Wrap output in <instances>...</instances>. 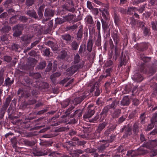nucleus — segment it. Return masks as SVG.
I'll list each match as a JSON object with an SVG mask.
<instances>
[{
    "mask_svg": "<svg viewBox=\"0 0 157 157\" xmlns=\"http://www.w3.org/2000/svg\"><path fill=\"white\" fill-rule=\"evenodd\" d=\"M85 62L82 61L80 62L79 64H73L71 67L68 68L67 72L68 74L70 75H71L77 71L79 69L82 68L84 66Z\"/></svg>",
    "mask_w": 157,
    "mask_h": 157,
    "instance_id": "f257e3e1",
    "label": "nucleus"
},
{
    "mask_svg": "<svg viewBox=\"0 0 157 157\" xmlns=\"http://www.w3.org/2000/svg\"><path fill=\"white\" fill-rule=\"evenodd\" d=\"M12 100V98L10 96L8 97L6 99L5 102L3 105L2 106L0 110V120L2 119L4 115L6 110L9 105L11 101Z\"/></svg>",
    "mask_w": 157,
    "mask_h": 157,
    "instance_id": "f03ea898",
    "label": "nucleus"
},
{
    "mask_svg": "<svg viewBox=\"0 0 157 157\" xmlns=\"http://www.w3.org/2000/svg\"><path fill=\"white\" fill-rule=\"evenodd\" d=\"M24 29L23 25L22 24H18L14 26L13 28L14 32L13 35L15 37H18L22 34V31Z\"/></svg>",
    "mask_w": 157,
    "mask_h": 157,
    "instance_id": "7ed1b4c3",
    "label": "nucleus"
},
{
    "mask_svg": "<svg viewBox=\"0 0 157 157\" xmlns=\"http://www.w3.org/2000/svg\"><path fill=\"white\" fill-rule=\"evenodd\" d=\"M107 124V123L103 122L100 124L98 125L97 129L95 131L94 133L95 138L98 139L100 137L101 132Z\"/></svg>",
    "mask_w": 157,
    "mask_h": 157,
    "instance_id": "20e7f679",
    "label": "nucleus"
},
{
    "mask_svg": "<svg viewBox=\"0 0 157 157\" xmlns=\"http://www.w3.org/2000/svg\"><path fill=\"white\" fill-rule=\"evenodd\" d=\"M123 132H124V134L123 137L124 138H127L132 134V128L128 125H124L120 130V132L122 133Z\"/></svg>",
    "mask_w": 157,
    "mask_h": 157,
    "instance_id": "39448f33",
    "label": "nucleus"
},
{
    "mask_svg": "<svg viewBox=\"0 0 157 157\" xmlns=\"http://www.w3.org/2000/svg\"><path fill=\"white\" fill-rule=\"evenodd\" d=\"M94 113L95 111L93 107L89 106L87 110L85 113L83 117L85 119L90 118L94 114Z\"/></svg>",
    "mask_w": 157,
    "mask_h": 157,
    "instance_id": "423d86ee",
    "label": "nucleus"
},
{
    "mask_svg": "<svg viewBox=\"0 0 157 157\" xmlns=\"http://www.w3.org/2000/svg\"><path fill=\"white\" fill-rule=\"evenodd\" d=\"M86 98V96L84 94H82L79 97H77L72 100L71 102L75 105H77L81 103Z\"/></svg>",
    "mask_w": 157,
    "mask_h": 157,
    "instance_id": "0eeeda50",
    "label": "nucleus"
},
{
    "mask_svg": "<svg viewBox=\"0 0 157 157\" xmlns=\"http://www.w3.org/2000/svg\"><path fill=\"white\" fill-rule=\"evenodd\" d=\"M54 14V10L49 8H46L44 10V16L45 17H48V19H46L45 21H47L51 17H53Z\"/></svg>",
    "mask_w": 157,
    "mask_h": 157,
    "instance_id": "6e6552de",
    "label": "nucleus"
},
{
    "mask_svg": "<svg viewBox=\"0 0 157 157\" xmlns=\"http://www.w3.org/2000/svg\"><path fill=\"white\" fill-rule=\"evenodd\" d=\"M136 49L140 52H144L148 48V44L146 43L137 44L134 46Z\"/></svg>",
    "mask_w": 157,
    "mask_h": 157,
    "instance_id": "1a4fd4ad",
    "label": "nucleus"
},
{
    "mask_svg": "<svg viewBox=\"0 0 157 157\" xmlns=\"http://www.w3.org/2000/svg\"><path fill=\"white\" fill-rule=\"evenodd\" d=\"M111 37L115 44V46H117V45L119 43L120 40L119 34L117 31L115 30L111 33Z\"/></svg>",
    "mask_w": 157,
    "mask_h": 157,
    "instance_id": "9d476101",
    "label": "nucleus"
},
{
    "mask_svg": "<svg viewBox=\"0 0 157 157\" xmlns=\"http://www.w3.org/2000/svg\"><path fill=\"white\" fill-rule=\"evenodd\" d=\"M156 140L152 141H149L146 143L143 144L142 146L143 147H145L147 148L150 149L157 145L156 142Z\"/></svg>",
    "mask_w": 157,
    "mask_h": 157,
    "instance_id": "9b49d317",
    "label": "nucleus"
},
{
    "mask_svg": "<svg viewBox=\"0 0 157 157\" xmlns=\"http://www.w3.org/2000/svg\"><path fill=\"white\" fill-rule=\"evenodd\" d=\"M17 94L18 95H20L21 98H27L30 96V94L29 92L23 89H19L17 91Z\"/></svg>",
    "mask_w": 157,
    "mask_h": 157,
    "instance_id": "f8f14e48",
    "label": "nucleus"
},
{
    "mask_svg": "<svg viewBox=\"0 0 157 157\" xmlns=\"http://www.w3.org/2000/svg\"><path fill=\"white\" fill-rule=\"evenodd\" d=\"M67 2L68 3L69 5H71L72 7L70 8L67 6L64 5L63 6V9L72 13L74 12L75 10V9L74 7V5L73 1L72 0L68 1Z\"/></svg>",
    "mask_w": 157,
    "mask_h": 157,
    "instance_id": "ddd939ff",
    "label": "nucleus"
},
{
    "mask_svg": "<svg viewBox=\"0 0 157 157\" xmlns=\"http://www.w3.org/2000/svg\"><path fill=\"white\" fill-rule=\"evenodd\" d=\"M14 80V78H10L8 77L5 79L4 84L2 86L10 87L13 84Z\"/></svg>",
    "mask_w": 157,
    "mask_h": 157,
    "instance_id": "4468645a",
    "label": "nucleus"
},
{
    "mask_svg": "<svg viewBox=\"0 0 157 157\" xmlns=\"http://www.w3.org/2000/svg\"><path fill=\"white\" fill-rule=\"evenodd\" d=\"M102 141L104 142L105 143L101 144L97 147L98 152L100 153L103 152L106 148L109 146V143L106 141L103 140Z\"/></svg>",
    "mask_w": 157,
    "mask_h": 157,
    "instance_id": "2eb2a0df",
    "label": "nucleus"
},
{
    "mask_svg": "<svg viewBox=\"0 0 157 157\" xmlns=\"http://www.w3.org/2000/svg\"><path fill=\"white\" fill-rule=\"evenodd\" d=\"M135 151L137 156L144 155L148 152V151L145 150L142 146L137 149Z\"/></svg>",
    "mask_w": 157,
    "mask_h": 157,
    "instance_id": "dca6fc26",
    "label": "nucleus"
},
{
    "mask_svg": "<svg viewBox=\"0 0 157 157\" xmlns=\"http://www.w3.org/2000/svg\"><path fill=\"white\" fill-rule=\"evenodd\" d=\"M83 151L80 149H77L73 150L70 154L72 157H78L79 154L83 153Z\"/></svg>",
    "mask_w": 157,
    "mask_h": 157,
    "instance_id": "f3484780",
    "label": "nucleus"
},
{
    "mask_svg": "<svg viewBox=\"0 0 157 157\" xmlns=\"http://www.w3.org/2000/svg\"><path fill=\"white\" fill-rule=\"evenodd\" d=\"M132 78L135 81L138 82L142 81L144 78L140 74L136 73L132 77Z\"/></svg>",
    "mask_w": 157,
    "mask_h": 157,
    "instance_id": "a211bd4d",
    "label": "nucleus"
},
{
    "mask_svg": "<svg viewBox=\"0 0 157 157\" xmlns=\"http://www.w3.org/2000/svg\"><path fill=\"white\" fill-rule=\"evenodd\" d=\"M26 13L29 16L33 17L35 19H38V17L36 13V12L34 10H28L27 11Z\"/></svg>",
    "mask_w": 157,
    "mask_h": 157,
    "instance_id": "6ab92c4d",
    "label": "nucleus"
},
{
    "mask_svg": "<svg viewBox=\"0 0 157 157\" xmlns=\"http://www.w3.org/2000/svg\"><path fill=\"white\" fill-rule=\"evenodd\" d=\"M32 37L28 35H24L21 37V39L22 42L25 44L30 43Z\"/></svg>",
    "mask_w": 157,
    "mask_h": 157,
    "instance_id": "aec40b11",
    "label": "nucleus"
},
{
    "mask_svg": "<svg viewBox=\"0 0 157 157\" xmlns=\"http://www.w3.org/2000/svg\"><path fill=\"white\" fill-rule=\"evenodd\" d=\"M61 75V74L60 72H56L51 75L50 79L53 83L55 84L56 83V78L60 76Z\"/></svg>",
    "mask_w": 157,
    "mask_h": 157,
    "instance_id": "412c9836",
    "label": "nucleus"
},
{
    "mask_svg": "<svg viewBox=\"0 0 157 157\" xmlns=\"http://www.w3.org/2000/svg\"><path fill=\"white\" fill-rule=\"evenodd\" d=\"M121 113V110L119 109H116L111 113V116L113 118H117Z\"/></svg>",
    "mask_w": 157,
    "mask_h": 157,
    "instance_id": "4be33fe9",
    "label": "nucleus"
},
{
    "mask_svg": "<svg viewBox=\"0 0 157 157\" xmlns=\"http://www.w3.org/2000/svg\"><path fill=\"white\" fill-rule=\"evenodd\" d=\"M62 39L66 41V42L68 44L71 41L72 36L69 34H66L62 35Z\"/></svg>",
    "mask_w": 157,
    "mask_h": 157,
    "instance_id": "5701e85b",
    "label": "nucleus"
},
{
    "mask_svg": "<svg viewBox=\"0 0 157 157\" xmlns=\"http://www.w3.org/2000/svg\"><path fill=\"white\" fill-rule=\"evenodd\" d=\"M121 104L123 105H128L130 103V101L128 96H125L121 102Z\"/></svg>",
    "mask_w": 157,
    "mask_h": 157,
    "instance_id": "b1692460",
    "label": "nucleus"
},
{
    "mask_svg": "<svg viewBox=\"0 0 157 157\" xmlns=\"http://www.w3.org/2000/svg\"><path fill=\"white\" fill-rule=\"evenodd\" d=\"M33 154L35 156H41L47 155L48 152L45 150H41L35 151L33 152Z\"/></svg>",
    "mask_w": 157,
    "mask_h": 157,
    "instance_id": "393cba45",
    "label": "nucleus"
},
{
    "mask_svg": "<svg viewBox=\"0 0 157 157\" xmlns=\"http://www.w3.org/2000/svg\"><path fill=\"white\" fill-rule=\"evenodd\" d=\"M77 33V39L78 40H79L82 39L83 35L82 26H80Z\"/></svg>",
    "mask_w": 157,
    "mask_h": 157,
    "instance_id": "a878e982",
    "label": "nucleus"
},
{
    "mask_svg": "<svg viewBox=\"0 0 157 157\" xmlns=\"http://www.w3.org/2000/svg\"><path fill=\"white\" fill-rule=\"evenodd\" d=\"M119 103V101L115 100L112 101L111 104L108 105V106L110 109H115L117 106L118 105Z\"/></svg>",
    "mask_w": 157,
    "mask_h": 157,
    "instance_id": "bb28decb",
    "label": "nucleus"
},
{
    "mask_svg": "<svg viewBox=\"0 0 157 157\" xmlns=\"http://www.w3.org/2000/svg\"><path fill=\"white\" fill-rule=\"evenodd\" d=\"M121 62L120 63V66H122L123 65H125L126 62V56L125 55H123V52H122L121 54L120 57Z\"/></svg>",
    "mask_w": 157,
    "mask_h": 157,
    "instance_id": "cd10ccee",
    "label": "nucleus"
},
{
    "mask_svg": "<svg viewBox=\"0 0 157 157\" xmlns=\"http://www.w3.org/2000/svg\"><path fill=\"white\" fill-rule=\"evenodd\" d=\"M93 45V40L92 38H90L87 42V50L89 52L92 51Z\"/></svg>",
    "mask_w": 157,
    "mask_h": 157,
    "instance_id": "c85d7f7f",
    "label": "nucleus"
},
{
    "mask_svg": "<svg viewBox=\"0 0 157 157\" xmlns=\"http://www.w3.org/2000/svg\"><path fill=\"white\" fill-rule=\"evenodd\" d=\"M79 43L76 40H74L70 44L72 50L75 51L77 50L79 45Z\"/></svg>",
    "mask_w": 157,
    "mask_h": 157,
    "instance_id": "c756f323",
    "label": "nucleus"
},
{
    "mask_svg": "<svg viewBox=\"0 0 157 157\" xmlns=\"http://www.w3.org/2000/svg\"><path fill=\"white\" fill-rule=\"evenodd\" d=\"M112 71V69L111 68H108L106 69L104 72V74L102 75H101V77L103 78L105 77V78H106L108 76H110V72Z\"/></svg>",
    "mask_w": 157,
    "mask_h": 157,
    "instance_id": "7c9ffc66",
    "label": "nucleus"
},
{
    "mask_svg": "<svg viewBox=\"0 0 157 157\" xmlns=\"http://www.w3.org/2000/svg\"><path fill=\"white\" fill-rule=\"evenodd\" d=\"M24 80L27 86L29 88V89L32 85V82L30 78L28 77H25L24 78Z\"/></svg>",
    "mask_w": 157,
    "mask_h": 157,
    "instance_id": "2f4dec72",
    "label": "nucleus"
},
{
    "mask_svg": "<svg viewBox=\"0 0 157 157\" xmlns=\"http://www.w3.org/2000/svg\"><path fill=\"white\" fill-rule=\"evenodd\" d=\"M80 56L78 53H77L74 56V61L72 63L74 64H79V63L80 62Z\"/></svg>",
    "mask_w": 157,
    "mask_h": 157,
    "instance_id": "473e14b6",
    "label": "nucleus"
},
{
    "mask_svg": "<svg viewBox=\"0 0 157 157\" xmlns=\"http://www.w3.org/2000/svg\"><path fill=\"white\" fill-rule=\"evenodd\" d=\"M157 68L156 66L154 64L151 66L149 69V71L147 72L148 73L152 75L154 74L156 71Z\"/></svg>",
    "mask_w": 157,
    "mask_h": 157,
    "instance_id": "72a5a7b5",
    "label": "nucleus"
},
{
    "mask_svg": "<svg viewBox=\"0 0 157 157\" xmlns=\"http://www.w3.org/2000/svg\"><path fill=\"white\" fill-rule=\"evenodd\" d=\"M113 18L115 24L117 25L120 21V18L119 15L117 13L116 11L114 12Z\"/></svg>",
    "mask_w": 157,
    "mask_h": 157,
    "instance_id": "f704fd0d",
    "label": "nucleus"
},
{
    "mask_svg": "<svg viewBox=\"0 0 157 157\" xmlns=\"http://www.w3.org/2000/svg\"><path fill=\"white\" fill-rule=\"evenodd\" d=\"M11 29V27L9 25H5L1 29V32L2 33H8Z\"/></svg>",
    "mask_w": 157,
    "mask_h": 157,
    "instance_id": "c9c22d12",
    "label": "nucleus"
},
{
    "mask_svg": "<svg viewBox=\"0 0 157 157\" xmlns=\"http://www.w3.org/2000/svg\"><path fill=\"white\" fill-rule=\"evenodd\" d=\"M4 71L5 69L3 68H2L0 69V86L2 85L4 82V78L3 75Z\"/></svg>",
    "mask_w": 157,
    "mask_h": 157,
    "instance_id": "e433bc0d",
    "label": "nucleus"
},
{
    "mask_svg": "<svg viewBox=\"0 0 157 157\" xmlns=\"http://www.w3.org/2000/svg\"><path fill=\"white\" fill-rule=\"evenodd\" d=\"M127 157H136L137 156L135 150L128 151L127 154Z\"/></svg>",
    "mask_w": 157,
    "mask_h": 157,
    "instance_id": "4c0bfd02",
    "label": "nucleus"
},
{
    "mask_svg": "<svg viewBox=\"0 0 157 157\" xmlns=\"http://www.w3.org/2000/svg\"><path fill=\"white\" fill-rule=\"evenodd\" d=\"M82 112L79 109L75 110L73 114H71L70 117H73L76 115L78 117H79L82 116Z\"/></svg>",
    "mask_w": 157,
    "mask_h": 157,
    "instance_id": "58836bf2",
    "label": "nucleus"
},
{
    "mask_svg": "<svg viewBox=\"0 0 157 157\" xmlns=\"http://www.w3.org/2000/svg\"><path fill=\"white\" fill-rule=\"evenodd\" d=\"M71 99L68 98L63 101L61 103V106L63 108H65L68 106L71 101Z\"/></svg>",
    "mask_w": 157,
    "mask_h": 157,
    "instance_id": "ea45409f",
    "label": "nucleus"
},
{
    "mask_svg": "<svg viewBox=\"0 0 157 157\" xmlns=\"http://www.w3.org/2000/svg\"><path fill=\"white\" fill-rule=\"evenodd\" d=\"M140 59L144 63L149 62L151 60V58L145 56L144 54H140Z\"/></svg>",
    "mask_w": 157,
    "mask_h": 157,
    "instance_id": "a19ab883",
    "label": "nucleus"
},
{
    "mask_svg": "<svg viewBox=\"0 0 157 157\" xmlns=\"http://www.w3.org/2000/svg\"><path fill=\"white\" fill-rule=\"evenodd\" d=\"M20 48V46L18 44L13 43L12 44L10 47V48L13 51H17Z\"/></svg>",
    "mask_w": 157,
    "mask_h": 157,
    "instance_id": "79ce46f5",
    "label": "nucleus"
},
{
    "mask_svg": "<svg viewBox=\"0 0 157 157\" xmlns=\"http://www.w3.org/2000/svg\"><path fill=\"white\" fill-rule=\"evenodd\" d=\"M78 136L82 138H86L87 137V136L85 133L84 131L82 130H80L78 132Z\"/></svg>",
    "mask_w": 157,
    "mask_h": 157,
    "instance_id": "37998d69",
    "label": "nucleus"
},
{
    "mask_svg": "<svg viewBox=\"0 0 157 157\" xmlns=\"http://www.w3.org/2000/svg\"><path fill=\"white\" fill-rule=\"evenodd\" d=\"M77 27L78 26L76 25L75 24L72 26H67L66 27V29L67 31L71 30L73 31L76 29Z\"/></svg>",
    "mask_w": 157,
    "mask_h": 157,
    "instance_id": "c03bdc74",
    "label": "nucleus"
},
{
    "mask_svg": "<svg viewBox=\"0 0 157 157\" xmlns=\"http://www.w3.org/2000/svg\"><path fill=\"white\" fill-rule=\"evenodd\" d=\"M102 27L104 30H106L109 28L107 23L104 21L102 19H101Z\"/></svg>",
    "mask_w": 157,
    "mask_h": 157,
    "instance_id": "a18cd8bd",
    "label": "nucleus"
},
{
    "mask_svg": "<svg viewBox=\"0 0 157 157\" xmlns=\"http://www.w3.org/2000/svg\"><path fill=\"white\" fill-rule=\"evenodd\" d=\"M143 33L145 36L149 35L150 34V28L147 27H144L143 29Z\"/></svg>",
    "mask_w": 157,
    "mask_h": 157,
    "instance_id": "49530a36",
    "label": "nucleus"
},
{
    "mask_svg": "<svg viewBox=\"0 0 157 157\" xmlns=\"http://www.w3.org/2000/svg\"><path fill=\"white\" fill-rule=\"evenodd\" d=\"M85 46L82 45H80L78 51V54L80 55L81 56H82L85 52Z\"/></svg>",
    "mask_w": 157,
    "mask_h": 157,
    "instance_id": "de8ad7c7",
    "label": "nucleus"
},
{
    "mask_svg": "<svg viewBox=\"0 0 157 157\" xmlns=\"http://www.w3.org/2000/svg\"><path fill=\"white\" fill-rule=\"evenodd\" d=\"M29 76L33 77V78L36 79H38L41 77L40 74L39 73H30Z\"/></svg>",
    "mask_w": 157,
    "mask_h": 157,
    "instance_id": "09e8293b",
    "label": "nucleus"
},
{
    "mask_svg": "<svg viewBox=\"0 0 157 157\" xmlns=\"http://www.w3.org/2000/svg\"><path fill=\"white\" fill-rule=\"evenodd\" d=\"M146 118V113H143L141 114L140 119V123L142 124H144L145 123V120Z\"/></svg>",
    "mask_w": 157,
    "mask_h": 157,
    "instance_id": "8fccbe9b",
    "label": "nucleus"
},
{
    "mask_svg": "<svg viewBox=\"0 0 157 157\" xmlns=\"http://www.w3.org/2000/svg\"><path fill=\"white\" fill-rule=\"evenodd\" d=\"M75 107L73 105H72L65 112V115H63V117H65L66 116H67L69 115L71 113L72 110Z\"/></svg>",
    "mask_w": 157,
    "mask_h": 157,
    "instance_id": "3c124183",
    "label": "nucleus"
},
{
    "mask_svg": "<svg viewBox=\"0 0 157 157\" xmlns=\"http://www.w3.org/2000/svg\"><path fill=\"white\" fill-rule=\"evenodd\" d=\"M73 140L76 141L77 142V144L78 145H83L86 144V142L84 141H80L76 137L74 138Z\"/></svg>",
    "mask_w": 157,
    "mask_h": 157,
    "instance_id": "603ef678",
    "label": "nucleus"
},
{
    "mask_svg": "<svg viewBox=\"0 0 157 157\" xmlns=\"http://www.w3.org/2000/svg\"><path fill=\"white\" fill-rule=\"evenodd\" d=\"M114 51L115 53L114 56H113V58L115 60H116L120 53V52L118 49L117 46H115Z\"/></svg>",
    "mask_w": 157,
    "mask_h": 157,
    "instance_id": "864d4df0",
    "label": "nucleus"
},
{
    "mask_svg": "<svg viewBox=\"0 0 157 157\" xmlns=\"http://www.w3.org/2000/svg\"><path fill=\"white\" fill-rule=\"evenodd\" d=\"M36 0H26L25 5L28 6H32L34 4Z\"/></svg>",
    "mask_w": 157,
    "mask_h": 157,
    "instance_id": "5fc2aeb1",
    "label": "nucleus"
},
{
    "mask_svg": "<svg viewBox=\"0 0 157 157\" xmlns=\"http://www.w3.org/2000/svg\"><path fill=\"white\" fill-rule=\"evenodd\" d=\"M46 66L45 62L43 61L41 62L39 64L38 66V68L40 69H44Z\"/></svg>",
    "mask_w": 157,
    "mask_h": 157,
    "instance_id": "6e6d98bb",
    "label": "nucleus"
},
{
    "mask_svg": "<svg viewBox=\"0 0 157 157\" xmlns=\"http://www.w3.org/2000/svg\"><path fill=\"white\" fill-rule=\"evenodd\" d=\"M126 118L127 117L126 115H122L118 119L117 121L118 124H120L122 123L125 121Z\"/></svg>",
    "mask_w": 157,
    "mask_h": 157,
    "instance_id": "4d7b16f0",
    "label": "nucleus"
},
{
    "mask_svg": "<svg viewBox=\"0 0 157 157\" xmlns=\"http://www.w3.org/2000/svg\"><path fill=\"white\" fill-rule=\"evenodd\" d=\"M136 8L135 7H130L128 8L127 10V13L129 15L132 14L135 11V9Z\"/></svg>",
    "mask_w": 157,
    "mask_h": 157,
    "instance_id": "13d9d810",
    "label": "nucleus"
},
{
    "mask_svg": "<svg viewBox=\"0 0 157 157\" xmlns=\"http://www.w3.org/2000/svg\"><path fill=\"white\" fill-rule=\"evenodd\" d=\"M74 18V16L72 15H68L64 17L65 21H70L73 20Z\"/></svg>",
    "mask_w": 157,
    "mask_h": 157,
    "instance_id": "bf43d9fd",
    "label": "nucleus"
},
{
    "mask_svg": "<svg viewBox=\"0 0 157 157\" xmlns=\"http://www.w3.org/2000/svg\"><path fill=\"white\" fill-rule=\"evenodd\" d=\"M139 124V123L138 122H136L133 125V131L135 132V133L138 131Z\"/></svg>",
    "mask_w": 157,
    "mask_h": 157,
    "instance_id": "052dcab7",
    "label": "nucleus"
},
{
    "mask_svg": "<svg viewBox=\"0 0 157 157\" xmlns=\"http://www.w3.org/2000/svg\"><path fill=\"white\" fill-rule=\"evenodd\" d=\"M17 15H15L11 17L10 20V23L11 24H14L16 22L17 17Z\"/></svg>",
    "mask_w": 157,
    "mask_h": 157,
    "instance_id": "680f3d73",
    "label": "nucleus"
},
{
    "mask_svg": "<svg viewBox=\"0 0 157 157\" xmlns=\"http://www.w3.org/2000/svg\"><path fill=\"white\" fill-rule=\"evenodd\" d=\"M55 23L56 24H61L63 23L65 21L63 19L60 18H57L55 20Z\"/></svg>",
    "mask_w": 157,
    "mask_h": 157,
    "instance_id": "e2e57ef3",
    "label": "nucleus"
},
{
    "mask_svg": "<svg viewBox=\"0 0 157 157\" xmlns=\"http://www.w3.org/2000/svg\"><path fill=\"white\" fill-rule=\"evenodd\" d=\"M97 151V149L94 148L90 149L87 148L85 149V151L89 153H94L96 152Z\"/></svg>",
    "mask_w": 157,
    "mask_h": 157,
    "instance_id": "0e129e2a",
    "label": "nucleus"
},
{
    "mask_svg": "<svg viewBox=\"0 0 157 157\" xmlns=\"http://www.w3.org/2000/svg\"><path fill=\"white\" fill-rule=\"evenodd\" d=\"M113 64V62L111 59H108L105 63V66L107 67L112 66Z\"/></svg>",
    "mask_w": 157,
    "mask_h": 157,
    "instance_id": "69168bd1",
    "label": "nucleus"
},
{
    "mask_svg": "<svg viewBox=\"0 0 157 157\" xmlns=\"http://www.w3.org/2000/svg\"><path fill=\"white\" fill-rule=\"evenodd\" d=\"M136 110L132 111L129 116L128 117L129 119H132L136 116Z\"/></svg>",
    "mask_w": 157,
    "mask_h": 157,
    "instance_id": "338daca9",
    "label": "nucleus"
},
{
    "mask_svg": "<svg viewBox=\"0 0 157 157\" xmlns=\"http://www.w3.org/2000/svg\"><path fill=\"white\" fill-rule=\"evenodd\" d=\"M151 122L154 123L157 122V113L154 114L151 120Z\"/></svg>",
    "mask_w": 157,
    "mask_h": 157,
    "instance_id": "774afa93",
    "label": "nucleus"
}]
</instances>
